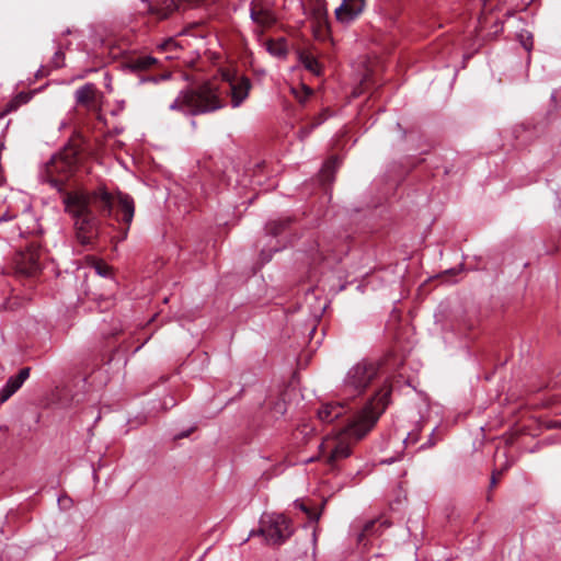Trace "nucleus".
I'll list each match as a JSON object with an SVG mask.
<instances>
[{"label":"nucleus","instance_id":"nucleus-11","mask_svg":"<svg viewBox=\"0 0 561 561\" xmlns=\"http://www.w3.org/2000/svg\"><path fill=\"white\" fill-rule=\"evenodd\" d=\"M345 407L342 403H324L318 410V419L322 423H332L345 413Z\"/></svg>","mask_w":561,"mask_h":561},{"label":"nucleus","instance_id":"nucleus-24","mask_svg":"<svg viewBox=\"0 0 561 561\" xmlns=\"http://www.w3.org/2000/svg\"><path fill=\"white\" fill-rule=\"evenodd\" d=\"M314 15L318 20H322L327 15L325 2L323 0H317V5L314 8Z\"/></svg>","mask_w":561,"mask_h":561},{"label":"nucleus","instance_id":"nucleus-17","mask_svg":"<svg viewBox=\"0 0 561 561\" xmlns=\"http://www.w3.org/2000/svg\"><path fill=\"white\" fill-rule=\"evenodd\" d=\"M339 165V159L337 158H331L329 159L322 170H321V178L323 181H331L332 180V176H333V173L335 171V169L337 168Z\"/></svg>","mask_w":561,"mask_h":561},{"label":"nucleus","instance_id":"nucleus-29","mask_svg":"<svg viewBox=\"0 0 561 561\" xmlns=\"http://www.w3.org/2000/svg\"><path fill=\"white\" fill-rule=\"evenodd\" d=\"M174 405H175V401H174V399H173L172 397H170V398H169L168 400H165V401H164V403H163V407H164L165 409L171 408V407H174Z\"/></svg>","mask_w":561,"mask_h":561},{"label":"nucleus","instance_id":"nucleus-4","mask_svg":"<svg viewBox=\"0 0 561 561\" xmlns=\"http://www.w3.org/2000/svg\"><path fill=\"white\" fill-rule=\"evenodd\" d=\"M378 376V363L359 362L347 371L344 379V390L353 397L360 394Z\"/></svg>","mask_w":561,"mask_h":561},{"label":"nucleus","instance_id":"nucleus-23","mask_svg":"<svg viewBox=\"0 0 561 561\" xmlns=\"http://www.w3.org/2000/svg\"><path fill=\"white\" fill-rule=\"evenodd\" d=\"M421 430L417 428L415 431H411L407 437L403 439V444L405 447L414 446L420 440Z\"/></svg>","mask_w":561,"mask_h":561},{"label":"nucleus","instance_id":"nucleus-15","mask_svg":"<svg viewBox=\"0 0 561 561\" xmlns=\"http://www.w3.org/2000/svg\"><path fill=\"white\" fill-rule=\"evenodd\" d=\"M156 58L151 56H139L129 61V67L133 70L141 71L149 69L151 66L156 64Z\"/></svg>","mask_w":561,"mask_h":561},{"label":"nucleus","instance_id":"nucleus-25","mask_svg":"<svg viewBox=\"0 0 561 561\" xmlns=\"http://www.w3.org/2000/svg\"><path fill=\"white\" fill-rule=\"evenodd\" d=\"M65 55L61 50H57L51 59L54 68H59L64 65Z\"/></svg>","mask_w":561,"mask_h":561},{"label":"nucleus","instance_id":"nucleus-31","mask_svg":"<svg viewBox=\"0 0 561 561\" xmlns=\"http://www.w3.org/2000/svg\"><path fill=\"white\" fill-rule=\"evenodd\" d=\"M299 507H300L304 512H306L310 517H312V516H311V513L309 512V510H308L304 504H300V505H299ZM313 517H314V518H318L317 516H313Z\"/></svg>","mask_w":561,"mask_h":561},{"label":"nucleus","instance_id":"nucleus-18","mask_svg":"<svg viewBox=\"0 0 561 561\" xmlns=\"http://www.w3.org/2000/svg\"><path fill=\"white\" fill-rule=\"evenodd\" d=\"M270 410L273 417L278 419L283 416L287 411L286 401L282 398L275 399L270 403Z\"/></svg>","mask_w":561,"mask_h":561},{"label":"nucleus","instance_id":"nucleus-33","mask_svg":"<svg viewBox=\"0 0 561 561\" xmlns=\"http://www.w3.org/2000/svg\"><path fill=\"white\" fill-rule=\"evenodd\" d=\"M188 433H190V431H188V432H185V433H183V434H181V435H176V436H175V438H182V437H185V436H187V435H188Z\"/></svg>","mask_w":561,"mask_h":561},{"label":"nucleus","instance_id":"nucleus-6","mask_svg":"<svg viewBox=\"0 0 561 561\" xmlns=\"http://www.w3.org/2000/svg\"><path fill=\"white\" fill-rule=\"evenodd\" d=\"M250 19L252 22V32L259 41L264 33L276 23L274 11L264 2L253 0L250 3Z\"/></svg>","mask_w":561,"mask_h":561},{"label":"nucleus","instance_id":"nucleus-19","mask_svg":"<svg viewBox=\"0 0 561 561\" xmlns=\"http://www.w3.org/2000/svg\"><path fill=\"white\" fill-rule=\"evenodd\" d=\"M327 119V116L324 113H321L317 118H314V122L310 125L304 126L299 129L298 135L301 140L307 138L310 133L316 128L317 126L321 125Z\"/></svg>","mask_w":561,"mask_h":561},{"label":"nucleus","instance_id":"nucleus-30","mask_svg":"<svg viewBox=\"0 0 561 561\" xmlns=\"http://www.w3.org/2000/svg\"><path fill=\"white\" fill-rule=\"evenodd\" d=\"M375 524H376L375 522L368 523L365 527V531H367V534H368L370 531V529L375 527Z\"/></svg>","mask_w":561,"mask_h":561},{"label":"nucleus","instance_id":"nucleus-8","mask_svg":"<svg viewBox=\"0 0 561 561\" xmlns=\"http://www.w3.org/2000/svg\"><path fill=\"white\" fill-rule=\"evenodd\" d=\"M38 259L35 250L19 252L14 260L16 272L25 276H34L41 270Z\"/></svg>","mask_w":561,"mask_h":561},{"label":"nucleus","instance_id":"nucleus-3","mask_svg":"<svg viewBox=\"0 0 561 561\" xmlns=\"http://www.w3.org/2000/svg\"><path fill=\"white\" fill-rule=\"evenodd\" d=\"M392 391L391 383L385 379L381 387L369 402L352 419L350 424L336 436L325 438L319 446V459L331 469L351 455L352 445L375 426L379 416L389 404Z\"/></svg>","mask_w":561,"mask_h":561},{"label":"nucleus","instance_id":"nucleus-7","mask_svg":"<svg viewBox=\"0 0 561 561\" xmlns=\"http://www.w3.org/2000/svg\"><path fill=\"white\" fill-rule=\"evenodd\" d=\"M75 163V158L69 157L68 154H56L54 156L49 163L46 165V173L48 176V181L54 186H59L62 184L64 179L55 178V174L64 173L67 174L71 171Z\"/></svg>","mask_w":561,"mask_h":561},{"label":"nucleus","instance_id":"nucleus-35","mask_svg":"<svg viewBox=\"0 0 561 561\" xmlns=\"http://www.w3.org/2000/svg\"><path fill=\"white\" fill-rule=\"evenodd\" d=\"M4 116V113H0V118H2Z\"/></svg>","mask_w":561,"mask_h":561},{"label":"nucleus","instance_id":"nucleus-28","mask_svg":"<svg viewBox=\"0 0 561 561\" xmlns=\"http://www.w3.org/2000/svg\"><path fill=\"white\" fill-rule=\"evenodd\" d=\"M175 47H176V43H175L173 39H169V41L164 42V43L160 46V48H161L162 50H165V51H167V50H172V49H173V48H175Z\"/></svg>","mask_w":561,"mask_h":561},{"label":"nucleus","instance_id":"nucleus-27","mask_svg":"<svg viewBox=\"0 0 561 561\" xmlns=\"http://www.w3.org/2000/svg\"><path fill=\"white\" fill-rule=\"evenodd\" d=\"M15 217H16V213L8 209L3 214L0 215V222L12 220Z\"/></svg>","mask_w":561,"mask_h":561},{"label":"nucleus","instance_id":"nucleus-5","mask_svg":"<svg viewBox=\"0 0 561 561\" xmlns=\"http://www.w3.org/2000/svg\"><path fill=\"white\" fill-rule=\"evenodd\" d=\"M260 534L271 545H280L293 534L289 520L283 514H265L261 519Z\"/></svg>","mask_w":561,"mask_h":561},{"label":"nucleus","instance_id":"nucleus-20","mask_svg":"<svg viewBox=\"0 0 561 561\" xmlns=\"http://www.w3.org/2000/svg\"><path fill=\"white\" fill-rule=\"evenodd\" d=\"M179 9V4L175 0H170V3L165 4V8L154 10L153 7L148 3V10L152 13H157L161 19H167L173 11Z\"/></svg>","mask_w":561,"mask_h":561},{"label":"nucleus","instance_id":"nucleus-9","mask_svg":"<svg viewBox=\"0 0 561 561\" xmlns=\"http://www.w3.org/2000/svg\"><path fill=\"white\" fill-rule=\"evenodd\" d=\"M366 0H343L335 9L336 20L341 23L354 21L364 11Z\"/></svg>","mask_w":561,"mask_h":561},{"label":"nucleus","instance_id":"nucleus-16","mask_svg":"<svg viewBox=\"0 0 561 561\" xmlns=\"http://www.w3.org/2000/svg\"><path fill=\"white\" fill-rule=\"evenodd\" d=\"M290 219L272 220L266 225V231L273 237L282 234L289 226Z\"/></svg>","mask_w":561,"mask_h":561},{"label":"nucleus","instance_id":"nucleus-34","mask_svg":"<svg viewBox=\"0 0 561 561\" xmlns=\"http://www.w3.org/2000/svg\"><path fill=\"white\" fill-rule=\"evenodd\" d=\"M510 466H511V463H508V462H507V463L502 468V470L499 472V474H502V472H503L504 470L508 469V467H510Z\"/></svg>","mask_w":561,"mask_h":561},{"label":"nucleus","instance_id":"nucleus-14","mask_svg":"<svg viewBox=\"0 0 561 561\" xmlns=\"http://www.w3.org/2000/svg\"><path fill=\"white\" fill-rule=\"evenodd\" d=\"M299 59L304 67L314 76H320L322 73V68L319 61L312 55L302 54L300 55Z\"/></svg>","mask_w":561,"mask_h":561},{"label":"nucleus","instance_id":"nucleus-13","mask_svg":"<svg viewBox=\"0 0 561 561\" xmlns=\"http://www.w3.org/2000/svg\"><path fill=\"white\" fill-rule=\"evenodd\" d=\"M264 45L272 56L284 57L287 54V45L284 38H279L277 41L268 39Z\"/></svg>","mask_w":561,"mask_h":561},{"label":"nucleus","instance_id":"nucleus-32","mask_svg":"<svg viewBox=\"0 0 561 561\" xmlns=\"http://www.w3.org/2000/svg\"><path fill=\"white\" fill-rule=\"evenodd\" d=\"M496 476L495 473L492 474V480H491V486H494L496 484Z\"/></svg>","mask_w":561,"mask_h":561},{"label":"nucleus","instance_id":"nucleus-26","mask_svg":"<svg viewBox=\"0 0 561 561\" xmlns=\"http://www.w3.org/2000/svg\"><path fill=\"white\" fill-rule=\"evenodd\" d=\"M434 433H435V431L432 432L427 442L420 446V448H419L420 450H425V449H428V448H432L433 446H435L437 440L434 439Z\"/></svg>","mask_w":561,"mask_h":561},{"label":"nucleus","instance_id":"nucleus-10","mask_svg":"<svg viewBox=\"0 0 561 561\" xmlns=\"http://www.w3.org/2000/svg\"><path fill=\"white\" fill-rule=\"evenodd\" d=\"M31 368H22L18 375L11 376L0 390V403L12 397L30 377Z\"/></svg>","mask_w":561,"mask_h":561},{"label":"nucleus","instance_id":"nucleus-21","mask_svg":"<svg viewBox=\"0 0 561 561\" xmlns=\"http://www.w3.org/2000/svg\"><path fill=\"white\" fill-rule=\"evenodd\" d=\"M291 92L300 103H304L312 94V90L305 84H300L297 88H291Z\"/></svg>","mask_w":561,"mask_h":561},{"label":"nucleus","instance_id":"nucleus-12","mask_svg":"<svg viewBox=\"0 0 561 561\" xmlns=\"http://www.w3.org/2000/svg\"><path fill=\"white\" fill-rule=\"evenodd\" d=\"M76 102L79 105H83L85 107H91L96 98V89L92 83H87L79 89H77L75 93Z\"/></svg>","mask_w":561,"mask_h":561},{"label":"nucleus","instance_id":"nucleus-1","mask_svg":"<svg viewBox=\"0 0 561 561\" xmlns=\"http://www.w3.org/2000/svg\"><path fill=\"white\" fill-rule=\"evenodd\" d=\"M65 210L73 220L76 238L82 245H91L99 236L100 221L95 211L126 225V230L135 214L134 201L129 195L111 193L100 186L92 192H70L64 197Z\"/></svg>","mask_w":561,"mask_h":561},{"label":"nucleus","instance_id":"nucleus-22","mask_svg":"<svg viewBox=\"0 0 561 561\" xmlns=\"http://www.w3.org/2000/svg\"><path fill=\"white\" fill-rule=\"evenodd\" d=\"M94 271L98 275L108 277L112 275V267L102 261H98L93 265Z\"/></svg>","mask_w":561,"mask_h":561},{"label":"nucleus","instance_id":"nucleus-2","mask_svg":"<svg viewBox=\"0 0 561 561\" xmlns=\"http://www.w3.org/2000/svg\"><path fill=\"white\" fill-rule=\"evenodd\" d=\"M251 87L247 77L230 78L226 75L220 84L208 81L181 90L169 104V110L192 116L211 113L225 107V98L228 95L231 106L237 108L248 99Z\"/></svg>","mask_w":561,"mask_h":561}]
</instances>
